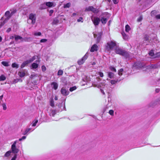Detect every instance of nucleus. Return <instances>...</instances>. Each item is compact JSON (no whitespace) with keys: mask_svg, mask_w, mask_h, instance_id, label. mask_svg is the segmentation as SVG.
Returning a JSON list of instances; mask_svg holds the SVG:
<instances>
[{"mask_svg":"<svg viewBox=\"0 0 160 160\" xmlns=\"http://www.w3.org/2000/svg\"><path fill=\"white\" fill-rule=\"evenodd\" d=\"M115 47V50L117 54L123 56L126 58H129L130 55L128 52L118 46L114 41H110L108 42L105 45V49L107 51H110Z\"/></svg>","mask_w":160,"mask_h":160,"instance_id":"obj_1","label":"nucleus"},{"mask_svg":"<svg viewBox=\"0 0 160 160\" xmlns=\"http://www.w3.org/2000/svg\"><path fill=\"white\" fill-rule=\"evenodd\" d=\"M109 17L110 15L108 12H102L99 16L100 21L104 25L107 23L108 18H109Z\"/></svg>","mask_w":160,"mask_h":160,"instance_id":"obj_2","label":"nucleus"},{"mask_svg":"<svg viewBox=\"0 0 160 160\" xmlns=\"http://www.w3.org/2000/svg\"><path fill=\"white\" fill-rule=\"evenodd\" d=\"M14 38H15V40H21L22 39V37L20 36L14 34L13 35L6 36L5 39V40H8V39H13Z\"/></svg>","mask_w":160,"mask_h":160,"instance_id":"obj_3","label":"nucleus"},{"mask_svg":"<svg viewBox=\"0 0 160 160\" xmlns=\"http://www.w3.org/2000/svg\"><path fill=\"white\" fill-rule=\"evenodd\" d=\"M18 142V140L15 141L11 146V151L12 152L15 154H16L19 151L18 149L16 147V144Z\"/></svg>","mask_w":160,"mask_h":160,"instance_id":"obj_4","label":"nucleus"},{"mask_svg":"<svg viewBox=\"0 0 160 160\" xmlns=\"http://www.w3.org/2000/svg\"><path fill=\"white\" fill-rule=\"evenodd\" d=\"M88 56V52L86 53L85 55L80 59L78 61V63L79 65H81L87 59Z\"/></svg>","mask_w":160,"mask_h":160,"instance_id":"obj_5","label":"nucleus"},{"mask_svg":"<svg viewBox=\"0 0 160 160\" xmlns=\"http://www.w3.org/2000/svg\"><path fill=\"white\" fill-rule=\"evenodd\" d=\"M142 64L140 62H137L134 63L133 65V68L137 69H140L143 67Z\"/></svg>","mask_w":160,"mask_h":160,"instance_id":"obj_6","label":"nucleus"},{"mask_svg":"<svg viewBox=\"0 0 160 160\" xmlns=\"http://www.w3.org/2000/svg\"><path fill=\"white\" fill-rule=\"evenodd\" d=\"M29 19L31 20V22L32 24H34L36 21V15L35 14L31 13L29 16Z\"/></svg>","mask_w":160,"mask_h":160,"instance_id":"obj_7","label":"nucleus"},{"mask_svg":"<svg viewBox=\"0 0 160 160\" xmlns=\"http://www.w3.org/2000/svg\"><path fill=\"white\" fill-rule=\"evenodd\" d=\"M100 18L99 17H94L93 18H92V20L93 22L94 25L95 26L98 25L100 21Z\"/></svg>","mask_w":160,"mask_h":160,"instance_id":"obj_8","label":"nucleus"},{"mask_svg":"<svg viewBox=\"0 0 160 160\" xmlns=\"http://www.w3.org/2000/svg\"><path fill=\"white\" fill-rule=\"evenodd\" d=\"M60 91L61 93L64 96H67L69 94V92L68 90L63 87L61 88Z\"/></svg>","mask_w":160,"mask_h":160,"instance_id":"obj_9","label":"nucleus"},{"mask_svg":"<svg viewBox=\"0 0 160 160\" xmlns=\"http://www.w3.org/2000/svg\"><path fill=\"white\" fill-rule=\"evenodd\" d=\"M35 62H36L33 63L31 67L32 69H35L37 68L38 67V64L39 63V61L38 60H36Z\"/></svg>","mask_w":160,"mask_h":160,"instance_id":"obj_10","label":"nucleus"},{"mask_svg":"<svg viewBox=\"0 0 160 160\" xmlns=\"http://www.w3.org/2000/svg\"><path fill=\"white\" fill-rule=\"evenodd\" d=\"M123 78H120L119 77V78H118L117 79H115L114 80H111L110 81V83L112 85L114 84H116V83H117L118 82H120L121 80H123Z\"/></svg>","mask_w":160,"mask_h":160,"instance_id":"obj_11","label":"nucleus"},{"mask_svg":"<svg viewBox=\"0 0 160 160\" xmlns=\"http://www.w3.org/2000/svg\"><path fill=\"white\" fill-rule=\"evenodd\" d=\"M86 10L87 11H91L94 13H97L98 11L97 9L94 8L92 6L89 7L88 8L86 9Z\"/></svg>","mask_w":160,"mask_h":160,"instance_id":"obj_12","label":"nucleus"},{"mask_svg":"<svg viewBox=\"0 0 160 160\" xmlns=\"http://www.w3.org/2000/svg\"><path fill=\"white\" fill-rule=\"evenodd\" d=\"M51 85L52 89L54 90H56L58 89V83L54 82H51Z\"/></svg>","mask_w":160,"mask_h":160,"instance_id":"obj_13","label":"nucleus"},{"mask_svg":"<svg viewBox=\"0 0 160 160\" xmlns=\"http://www.w3.org/2000/svg\"><path fill=\"white\" fill-rule=\"evenodd\" d=\"M98 50V46L96 44H93L91 47L90 51L91 52H93L97 51Z\"/></svg>","mask_w":160,"mask_h":160,"instance_id":"obj_14","label":"nucleus"},{"mask_svg":"<svg viewBox=\"0 0 160 160\" xmlns=\"http://www.w3.org/2000/svg\"><path fill=\"white\" fill-rule=\"evenodd\" d=\"M82 81L85 82V83L82 84V85H85V84H87V83L88 82L90 81V79L88 76H85L82 79Z\"/></svg>","mask_w":160,"mask_h":160,"instance_id":"obj_15","label":"nucleus"},{"mask_svg":"<svg viewBox=\"0 0 160 160\" xmlns=\"http://www.w3.org/2000/svg\"><path fill=\"white\" fill-rule=\"evenodd\" d=\"M58 107L60 108V109L58 110L59 111H62V110H66V109L65 107V105L64 104L60 103L59 104Z\"/></svg>","mask_w":160,"mask_h":160,"instance_id":"obj_16","label":"nucleus"},{"mask_svg":"<svg viewBox=\"0 0 160 160\" xmlns=\"http://www.w3.org/2000/svg\"><path fill=\"white\" fill-rule=\"evenodd\" d=\"M56 113V110L52 109H51L49 112V114L50 116H54L55 115Z\"/></svg>","mask_w":160,"mask_h":160,"instance_id":"obj_17","label":"nucleus"},{"mask_svg":"<svg viewBox=\"0 0 160 160\" xmlns=\"http://www.w3.org/2000/svg\"><path fill=\"white\" fill-rule=\"evenodd\" d=\"M102 35L101 32H99L97 34H94L95 38H97V40H100L101 39V37Z\"/></svg>","mask_w":160,"mask_h":160,"instance_id":"obj_18","label":"nucleus"},{"mask_svg":"<svg viewBox=\"0 0 160 160\" xmlns=\"http://www.w3.org/2000/svg\"><path fill=\"white\" fill-rule=\"evenodd\" d=\"M46 6L48 7H54L55 6V5H54V3L52 2H45Z\"/></svg>","mask_w":160,"mask_h":160,"instance_id":"obj_19","label":"nucleus"},{"mask_svg":"<svg viewBox=\"0 0 160 160\" xmlns=\"http://www.w3.org/2000/svg\"><path fill=\"white\" fill-rule=\"evenodd\" d=\"M108 75V78H113L114 77V74L112 72H107Z\"/></svg>","mask_w":160,"mask_h":160,"instance_id":"obj_20","label":"nucleus"},{"mask_svg":"<svg viewBox=\"0 0 160 160\" xmlns=\"http://www.w3.org/2000/svg\"><path fill=\"white\" fill-rule=\"evenodd\" d=\"M38 122V121L37 119L35 118L32 122V123L31 127H34L36 125V124Z\"/></svg>","mask_w":160,"mask_h":160,"instance_id":"obj_21","label":"nucleus"},{"mask_svg":"<svg viewBox=\"0 0 160 160\" xmlns=\"http://www.w3.org/2000/svg\"><path fill=\"white\" fill-rule=\"evenodd\" d=\"M46 5L45 3H44L40 5L39 9L40 10H43L46 8Z\"/></svg>","mask_w":160,"mask_h":160,"instance_id":"obj_22","label":"nucleus"},{"mask_svg":"<svg viewBox=\"0 0 160 160\" xmlns=\"http://www.w3.org/2000/svg\"><path fill=\"white\" fill-rule=\"evenodd\" d=\"M37 57L36 56H33L32 58H30L29 60H27L29 63L32 62L36 59Z\"/></svg>","mask_w":160,"mask_h":160,"instance_id":"obj_23","label":"nucleus"},{"mask_svg":"<svg viewBox=\"0 0 160 160\" xmlns=\"http://www.w3.org/2000/svg\"><path fill=\"white\" fill-rule=\"evenodd\" d=\"M5 15L7 17L8 19H9L12 16H11V13L9 11H8L5 12Z\"/></svg>","mask_w":160,"mask_h":160,"instance_id":"obj_24","label":"nucleus"},{"mask_svg":"<svg viewBox=\"0 0 160 160\" xmlns=\"http://www.w3.org/2000/svg\"><path fill=\"white\" fill-rule=\"evenodd\" d=\"M28 62V61H27L26 60L23 62L21 66V68H22L26 66H27L28 64H29Z\"/></svg>","mask_w":160,"mask_h":160,"instance_id":"obj_25","label":"nucleus"},{"mask_svg":"<svg viewBox=\"0 0 160 160\" xmlns=\"http://www.w3.org/2000/svg\"><path fill=\"white\" fill-rule=\"evenodd\" d=\"M18 75L20 77L22 78L25 76V73L23 72H19Z\"/></svg>","mask_w":160,"mask_h":160,"instance_id":"obj_26","label":"nucleus"},{"mask_svg":"<svg viewBox=\"0 0 160 160\" xmlns=\"http://www.w3.org/2000/svg\"><path fill=\"white\" fill-rule=\"evenodd\" d=\"M31 125H30L28 126L29 128H27L28 131L29 132H30L31 131H33L35 129V128H34V127H30Z\"/></svg>","mask_w":160,"mask_h":160,"instance_id":"obj_27","label":"nucleus"},{"mask_svg":"<svg viewBox=\"0 0 160 160\" xmlns=\"http://www.w3.org/2000/svg\"><path fill=\"white\" fill-rule=\"evenodd\" d=\"M12 152L11 150H9L5 154L4 157H8V156H10Z\"/></svg>","mask_w":160,"mask_h":160,"instance_id":"obj_28","label":"nucleus"},{"mask_svg":"<svg viewBox=\"0 0 160 160\" xmlns=\"http://www.w3.org/2000/svg\"><path fill=\"white\" fill-rule=\"evenodd\" d=\"M123 71V70L122 68L120 69L118 71V74L119 76H121L122 74V73Z\"/></svg>","mask_w":160,"mask_h":160,"instance_id":"obj_29","label":"nucleus"},{"mask_svg":"<svg viewBox=\"0 0 160 160\" xmlns=\"http://www.w3.org/2000/svg\"><path fill=\"white\" fill-rule=\"evenodd\" d=\"M6 79V77L3 75H2L0 76V81L5 80Z\"/></svg>","mask_w":160,"mask_h":160,"instance_id":"obj_30","label":"nucleus"},{"mask_svg":"<svg viewBox=\"0 0 160 160\" xmlns=\"http://www.w3.org/2000/svg\"><path fill=\"white\" fill-rule=\"evenodd\" d=\"M1 63L2 65H3L5 67H8L9 66L8 63L7 62L2 61L1 62Z\"/></svg>","mask_w":160,"mask_h":160,"instance_id":"obj_31","label":"nucleus"},{"mask_svg":"<svg viewBox=\"0 0 160 160\" xmlns=\"http://www.w3.org/2000/svg\"><path fill=\"white\" fill-rule=\"evenodd\" d=\"M10 11H11L10 13L11 16H12L13 14L15 13L17 11L16 9H13L12 10H11Z\"/></svg>","mask_w":160,"mask_h":160,"instance_id":"obj_32","label":"nucleus"},{"mask_svg":"<svg viewBox=\"0 0 160 160\" xmlns=\"http://www.w3.org/2000/svg\"><path fill=\"white\" fill-rule=\"evenodd\" d=\"M130 26L128 25H127L125 26V31L126 32H128L130 30Z\"/></svg>","mask_w":160,"mask_h":160,"instance_id":"obj_33","label":"nucleus"},{"mask_svg":"<svg viewBox=\"0 0 160 160\" xmlns=\"http://www.w3.org/2000/svg\"><path fill=\"white\" fill-rule=\"evenodd\" d=\"M150 67L152 68H158V65L157 64H152L151 65Z\"/></svg>","mask_w":160,"mask_h":160,"instance_id":"obj_34","label":"nucleus"},{"mask_svg":"<svg viewBox=\"0 0 160 160\" xmlns=\"http://www.w3.org/2000/svg\"><path fill=\"white\" fill-rule=\"evenodd\" d=\"M12 66L13 68H18V65L15 63H12Z\"/></svg>","mask_w":160,"mask_h":160,"instance_id":"obj_35","label":"nucleus"},{"mask_svg":"<svg viewBox=\"0 0 160 160\" xmlns=\"http://www.w3.org/2000/svg\"><path fill=\"white\" fill-rule=\"evenodd\" d=\"M50 105L52 107H53L54 106V100L53 99H52L50 101Z\"/></svg>","mask_w":160,"mask_h":160,"instance_id":"obj_36","label":"nucleus"},{"mask_svg":"<svg viewBox=\"0 0 160 160\" xmlns=\"http://www.w3.org/2000/svg\"><path fill=\"white\" fill-rule=\"evenodd\" d=\"M71 3L70 2L67 3L66 4H65L64 6V8H69L70 7Z\"/></svg>","mask_w":160,"mask_h":160,"instance_id":"obj_37","label":"nucleus"},{"mask_svg":"<svg viewBox=\"0 0 160 160\" xmlns=\"http://www.w3.org/2000/svg\"><path fill=\"white\" fill-rule=\"evenodd\" d=\"M63 73V71L62 70H59L58 71L57 74L58 76H61L62 75Z\"/></svg>","mask_w":160,"mask_h":160,"instance_id":"obj_38","label":"nucleus"},{"mask_svg":"<svg viewBox=\"0 0 160 160\" xmlns=\"http://www.w3.org/2000/svg\"><path fill=\"white\" fill-rule=\"evenodd\" d=\"M109 69L112 72H116V68H114L113 67H112V66L110 67L109 68Z\"/></svg>","mask_w":160,"mask_h":160,"instance_id":"obj_39","label":"nucleus"},{"mask_svg":"<svg viewBox=\"0 0 160 160\" xmlns=\"http://www.w3.org/2000/svg\"><path fill=\"white\" fill-rule=\"evenodd\" d=\"M77 88V87L76 86L71 87L69 89V91L70 92H72L74 90H75Z\"/></svg>","mask_w":160,"mask_h":160,"instance_id":"obj_40","label":"nucleus"},{"mask_svg":"<svg viewBox=\"0 0 160 160\" xmlns=\"http://www.w3.org/2000/svg\"><path fill=\"white\" fill-rule=\"evenodd\" d=\"M58 22L59 20L58 19L55 18L53 20L52 23L53 24H56L58 23Z\"/></svg>","mask_w":160,"mask_h":160,"instance_id":"obj_41","label":"nucleus"},{"mask_svg":"<svg viewBox=\"0 0 160 160\" xmlns=\"http://www.w3.org/2000/svg\"><path fill=\"white\" fill-rule=\"evenodd\" d=\"M37 74H35L34 73H32L30 76V78H33L35 77H37Z\"/></svg>","mask_w":160,"mask_h":160,"instance_id":"obj_42","label":"nucleus"},{"mask_svg":"<svg viewBox=\"0 0 160 160\" xmlns=\"http://www.w3.org/2000/svg\"><path fill=\"white\" fill-rule=\"evenodd\" d=\"M149 54L150 56H153L154 55V52L153 51V50H151L150 51Z\"/></svg>","mask_w":160,"mask_h":160,"instance_id":"obj_43","label":"nucleus"},{"mask_svg":"<svg viewBox=\"0 0 160 160\" xmlns=\"http://www.w3.org/2000/svg\"><path fill=\"white\" fill-rule=\"evenodd\" d=\"M26 138V137L25 136H23L22 137V138H19L18 140V141H21L22 140H24V139H25Z\"/></svg>","mask_w":160,"mask_h":160,"instance_id":"obj_44","label":"nucleus"},{"mask_svg":"<svg viewBox=\"0 0 160 160\" xmlns=\"http://www.w3.org/2000/svg\"><path fill=\"white\" fill-rule=\"evenodd\" d=\"M41 68H42V71H43V72H45L46 70V68L45 66L44 65H42V66Z\"/></svg>","mask_w":160,"mask_h":160,"instance_id":"obj_45","label":"nucleus"},{"mask_svg":"<svg viewBox=\"0 0 160 160\" xmlns=\"http://www.w3.org/2000/svg\"><path fill=\"white\" fill-rule=\"evenodd\" d=\"M144 38L145 40H148L149 36L148 35L145 34L144 37Z\"/></svg>","mask_w":160,"mask_h":160,"instance_id":"obj_46","label":"nucleus"},{"mask_svg":"<svg viewBox=\"0 0 160 160\" xmlns=\"http://www.w3.org/2000/svg\"><path fill=\"white\" fill-rule=\"evenodd\" d=\"M142 16H140L137 19V21L138 22H140L142 21Z\"/></svg>","mask_w":160,"mask_h":160,"instance_id":"obj_47","label":"nucleus"},{"mask_svg":"<svg viewBox=\"0 0 160 160\" xmlns=\"http://www.w3.org/2000/svg\"><path fill=\"white\" fill-rule=\"evenodd\" d=\"M41 33L40 32H36L34 33V35L35 36H41Z\"/></svg>","mask_w":160,"mask_h":160,"instance_id":"obj_48","label":"nucleus"},{"mask_svg":"<svg viewBox=\"0 0 160 160\" xmlns=\"http://www.w3.org/2000/svg\"><path fill=\"white\" fill-rule=\"evenodd\" d=\"M6 22L5 20H4L2 21V22H1V23H0V28H1L5 24Z\"/></svg>","mask_w":160,"mask_h":160,"instance_id":"obj_49","label":"nucleus"},{"mask_svg":"<svg viewBox=\"0 0 160 160\" xmlns=\"http://www.w3.org/2000/svg\"><path fill=\"white\" fill-rule=\"evenodd\" d=\"M29 132L27 129H26L23 132L22 134L24 135H25L27 134V133Z\"/></svg>","mask_w":160,"mask_h":160,"instance_id":"obj_50","label":"nucleus"},{"mask_svg":"<svg viewBox=\"0 0 160 160\" xmlns=\"http://www.w3.org/2000/svg\"><path fill=\"white\" fill-rule=\"evenodd\" d=\"M113 112H114L112 110H109V114L111 115H113Z\"/></svg>","mask_w":160,"mask_h":160,"instance_id":"obj_51","label":"nucleus"},{"mask_svg":"<svg viewBox=\"0 0 160 160\" xmlns=\"http://www.w3.org/2000/svg\"><path fill=\"white\" fill-rule=\"evenodd\" d=\"M98 74L99 76L101 77H102L103 76V73L102 72H98Z\"/></svg>","mask_w":160,"mask_h":160,"instance_id":"obj_52","label":"nucleus"},{"mask_svg":"<svg viewBox=\"0 0 160 160\" xmlns=\"http://www.w3.org/2000/svg\"><path fill=\"white\" fill-rule=\"evenodd\" d=\"M113 3L115 4H117L119 1V0H112Z\"/></svg>","mask_w":160,"mask_h":160,"instance_id":"obj_53","label":"nucleus"},{"mask_svg":"<svg viewBox=\"0 0 160 160\" xmlns=\"http://www.w3.org/2000/svg\"><path fill=\"white\" fill-rule=\"evenodd\" d=\"M122 35L123 36L124 39H126L127 38V36L125 33H122Z\"/></svg>","mask_w":160,"mask_h":160,"instance_id":"obj_54","label":"nucleus"},{"mask_svg":"<svg viewBox=\"0 0 160 160\" xmlns=\"http://www.w3.org/2000/svg\"><path fill=\"white\" fill-rule=\"evenodd\" d=\"M122 35L123 36L124 39H126L127 38V36L125 33H122Z\"/></svg>","mask_w":160,"mask_h":160,"instance_id":"obj_55","label":"nucleus"},{"mask_svg":"<svg viewBox=\"0 0 160 160\" xmlns=\"http://www.w3.org/2000/svg\"><path fill=\"white\" fill-rule=\"evenodd\" d=\"M3 108L4 110H6L7 109V107L5 104H3L2 105Z\"/></svg>","mask_w":160,"mask_h":160,"instance_id":"obj_56","label":"nucleus"},{"mask_svg":"<svg viewBox=\"0 0 160 160\" xmlns=\"http://www.w3.org/2000/svg\"><path fill=\"white\" fill-rule=\"evenodd\" d=\"M83 19L82 18V17H80V18H79V19H78V20H77V21L78 22H81V21L82 22L83 21H82V20Z\"/></svg>","mask_w":160,"mask_h":160,"instance_id":"obj_57","label":"nucleus"},{"mask_svg":"<svg viewBox=\"0 0 160 160\" xmlns=\"http://www.w3.org/2000/svg\"><path fill=\"white\" fill-rule=\"evenodd\" d=\"M17 157V154H15L14 157L12 158L11 160H16Z\"/></svg>","mask_w":160,"mask_h":160,"instance_id":"obj_58","label":"nucleus"},{"mask_svg":"<svg viewBox=\"0 0 160 160\" xmlns=\"http://www.w3.org/2000/svg\"><path fill=\"white\" fill-rule=\"evenodd\" d=\"M156 57L158 58L160 57V52L157 53Z\"/></svg>","mask_w":160,"mask_h":160,"instance_id":"obj_59","label":"nucleus"},{"mask_svg":"<svg viewBox=\"0 0 160 160\" xmlns=\"http://www.w3.org/2000/svg\"><path fill=\"white\" fill-rule=\"evenodd\" d=\"M53 12V10H51L49 11V13H50L49 15L51 16L52 15V14Z\"/></svg>","mask_w":160,"mask_h":160,"instance_id":"obj_60","label":"nucleus"},{"mask_svg":"<svg viewBox=\"0 0 160 160\" xmlns=\"http://www.w3.org/2000/svg\"><path fill=\"white\" fill-rule=\"evenodd\" d=\"M11 30V28H8L6 31L7 32H9Z\"/></svg>","mask_w":160,"mask_h":160,"instance_id":"obj_61","label":"nucleus"},{"mask_svg":"<svg viewBox=\"0 0 160 160\" xmlns=\"http://www.w3.org/2000/svg\"><path fill=\"white\" fill-rule=\"evenodd\" d=\"M156 18L157 19H160V14H158L156 16Z\"/></svg>","mask_w":160,"mask_h":160,"instance_id":"obj_62","label":"nucleus"},{"mask_svg":"<svg viewBox=\"0 0 160 160\" xmlns=\"http://www.w3.org/2000/svg\"><path fill=\"white\" fill-rule=\"evenodd\" d=\"M100 91H101V92L102 93V94L103 95H104L105 94V92L103 91V90L102 89H100Z\"/></svg>","mask_w":160,"mask_h":160,"instance_id":"obj_63","label":"nucleus"},{"mask_svg":"<svg viewBox=\"0 0 160 160\" xmlns=\"http://www.w3.org/2000/svg\"><path fill=\"white\" fill-rule=\"evenodd\" d=\"M111 105V103H108L107 105V107H110Z\"/></svg>","mask_w":160,"mask_h":160,"instance_id":"obj_64","label":"nucleus"}]
</instances>
